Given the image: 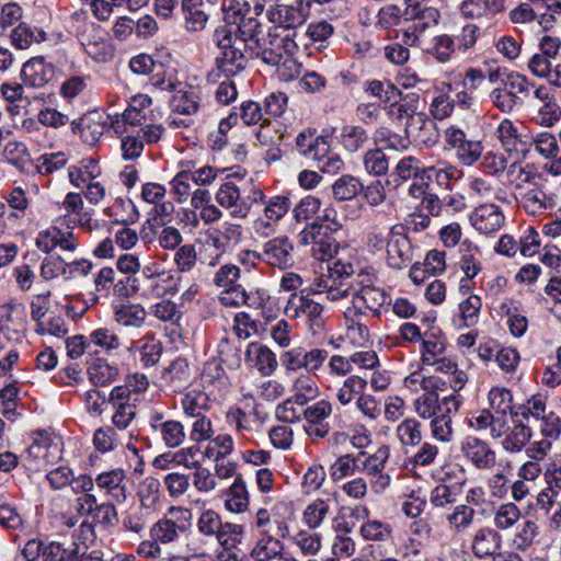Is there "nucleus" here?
I'll use <instances>...</instances> for the list:
<instances>
[{
    "mask_svg": "<svg viewBox=\"0 0 561 561\" xmlns=\"http://www.w3.org/2000/svg\"><path fill=\"white\" fill-rule=\"evenodd\" d=\"M225 20L227 24L216 28L214 33V42L221 51L216 60L222 72L234 76L245 69V49H253L255 41L260 39L261 23L250 15L247 2L242 5H230L225 13Z\"/></svg>",
    "mask_w": 561,
    "mask_h": 561,
    "instance_id": "obj_1",
    "label": "nucleus"
},
{
    "mask_svg": "<svg viewBox=\"0 0 561 561\" xmlns=\"http://www.w3.org/2000/svg\"><path fill=\"white\" fill-rule=\"evenodd\" d=\"M285 314L290 319L304 318L313 334L319 333L325 323L324 307L301 290L300 294H291L286 306Z\"/></svg>",
    "mask_w": 561,
    "mask_h": 561,
    "instance_id": "obj_2",
    "label": "nucleus"
},
{
    "mask_svg": "<svg viewBox=\"0 0 561 561\" xmlns=\"http://www.w3.org/2000/svg\"><path fill=\"white\" fill-rule=\"evenodd\" d=\"M359 472L369 478L370 486L375 493L383 492L391 483V477L385 472L386 463L390 457V448L380 446L374 454L360 450L357 454Z\"/></svg>",
    "mask_w": 561,
    "mask_h": 561,
    "instance_id": "obj_3",
    "label": "nucleus"
},
{
    "mask_svg": "<svg viewBox=\"0 0 561 561\" xmlns=\"http://www.w3.org/2000/svg\"><path fill=\"white\" fill-rule=\"evenodd\" d=\"M296 33L280 34L270 31L265 37L255 41L252 51L270 66H278L286 55H291L297 48L294 42Z\"/></svg>",
    "mask_w": 561,
    "mask_h": 561,
    "instance_id": "obj_4",
    "label": "nucleus"
},
{
    "mask_svg": "<svg viewBox=\"0 0 561 561\" xmlns=\"http://www.w3.org/2000/svg\"><path fill=\"white\" fill-rule=\"evenodd\" d=\"M333 411L329 400L321 399L302 410L304 431L313 440L324 439L330 435L331 426L328 419Z\"/></svg>",
    "mask_w": 561,
    "mask_h": 561,
    "instance_id": "obj_5",
    "label": "nucleus"
},
{
    "mask_svg": "<svg viewBox=\"0 0 561 561\" xmlns=\"http://www.w3.org/2000/svg\"><path fill=\"white\" fill-rule=\"evenodd\" d=\"M444 139L450 149L455 151L457 160L463 165L474 164L482 156V142L469 139L466 133L457 126L453 125L446 128Z\"/></svg>",
    "mask_w": 561,
    "mask_h": 561,
    "instance_id": "obj_6",
    "label": "nucleus"
},
{
    "mask_svg": "<svg viewBox=\"0 0 561 561\" xmlns=\"http://www.w3.org/2000/svg\"><path fill=\"white\" fill-rule=\"evenodd\" d=\"M293 251L294 244L288 237H277L265 242L261 251L250 253L270 266L287 270L294 265Z\"/></svg>",
    "mask_w": 561,
    "mask_h": 561,
    "instance_id": "obj_7",
    "label": "nucleus"
},
{
    "mask_svg": "<svg viewBox=\"0 0 561 561\" xmlns=\"http://www.w3.org/2000/svg\"><path fill=\"white\" fill-rule=\"evenodd\" d=\"M463 457L479 470H491L496 465V453L490 444L476 436H467L460 446Z\"/></svg>",
    "mask_w": 561,
    "mask_h": 561,
    "instance_id": "obj_8",
    "label": "nucleus"
},
{
    "mask_svg": "<svg viewBox=\"0 0 561 561\" xmlns=\"http://www.w3.org/2000/svg\"><path fill=\"white\" fill-rule=\"evenodd\" d=\"M404 133L417 146L432 147L439 138L435 121L422 111L412 116L411 122L405 123Z\"/></svg>",
    "mask_w": 561,
    "mask_h": 561,
    "instance_id": "obj_9",
    "label": "nucleus"
},
{
    "mask_svg": "<svg viewBox=\"0 0 561 561\" xmlns=\"http://www.w3.org/2000/svg\"><path fill=\"white\" fill-rule=\"evenodd\" d=\"M389 300V296L380 288L374 286H364L353 293V298L346 307L358 313L380 316V308Z\"/></svg>",
    "mask_w": 561,
    "mask_h": 561,
    "instance_id": "obj_10",
    "label": "nucleus"
},
{
    "mask_svg": "<svg viewBox=\"0 0 561 561\" xmlns=\"http://www.w3.org/2000/svg\"><path fill=\"white\" fill-rule=\"evenodd\" d=\"M502 536L492 527L478 528L470 542V550L478 559H492L502 549Z\"/></svg>",
    "mask_w": 561,
    "mask_h": 561,
    "instance_id": "obj_11",
    "label": "nucleus"
},
{
    "mask_svg": "<svg viewBox=\"0 0 561 561\" xmlns=\"http://www.w3.org/2000/svg\"><path fill=\"white\" fill-rule=\"evenodd\" d=\"M215 198L233 218H245L251 209V204L241 198L240 188L230 180L219 186Z\"/></svg>",
    "mask_w": 561,
    "mask_h": 561,
    "instance_id": "obj_12",
    "label": "nucleus"
},
{
    "mask_svg": "<svg viewBox=\"0 0 561 561\" xmlns=\"http://www.w3.org/2000/svg\"><path fill=\"white\" fill-rule=\"evenodd\" d=\"M461 402V398L447 400L440 413L431 419V433L436 440L449 443L453 439V414L458 412Z\"/></svg>",
    "mask_w": 561,
    "mask_h": 561,
    "instance_id": "obj_13",
    "label": "nucleus"
},
{
    "mask_svg": "<svg viewBox=\"0 0 561 561\" xmlns=\"http://www.w3.org/2000/svg\"><path fill=\"white\" fill-rule=\"evenodd\" d=\"M505 217L497 205L483 204L474 208L470 222L479 232L491 234L499 231L504 225Z\"/></svg>",
    "mask_w": 561,
    "mask_h": 561,
    "instance_id": "obj_14",
    "label": "nucleus"
},
{
    "mask_svg": "<svg viewBox=\"0 0 561 561\" xmlns=\"http://www.w3.org/2000/svg\"><path fill=\"white\" fill-rule=\"evenodd\" d=\"M387 263L390 267L402 270L413 260V249L410 239L399 229L392 232L387 247Z\"/></svg>",
    "mask_w": 561,
    "mask_h": 561,
    "instance_id": "obj_15",
    "label": "nucleus"
},
{
    "mask_svg": "<svg viewBox=\"0 0 561 561\" xmlns=\"http://www.w3.org/2000/svg\"><path fill=\"white\" fill-rule=\"evenodd\" d=\"M496 137L507 152H520L526 156L531 146L527 136L519 134L516 124L510 118H503L497 128Z\"/></svg>",
    "mask_w": 561,
    "mask_h": 561,
    "instance_id": "obj_16",
    "label": "nucleus"
},
{
    "mask_svg": "<svg viewBox=\"0 0 561 561\" xmlns=\"http://www.w3.org/2000/svg\"><path fill=\"white\" fill-rule=\"evenodd\" d=\"M267 18L275 26L272 31L278 32L283 28L284 31H293L301 26L305 21V14L300 7L276 4L267 10Z\"/></svg>",
    "mask_w": 561,
    "mask_h": 561,
    "instance_id": "obj_17",
    "label": "nucleus"
},
{
    "mask_svg": "<svg viewBox=\"0 0 561 561\" xmlns=\"http://www.w3.org/2000/svg\"><path fill=\"white\" fill-rule=\"evenodd\" d=\"M151 426L169 448H176L185 440V428L180 421L164 420L163 414L156 413L151 416Z\"/></svg>",
    "mask_w": 561,
    "mask_h": 561,
    "instance_id": "obj_18",
    "label": "nucleus"
},
{
    "mask_svg": "<svg viewBox=\"0 0 561 561\" xmlns=\"http://www.w3.org/2000/svg\"><path fill=\"white\" fill-rule=\"evenodd\" d=\"M54 77V67L47 64L44 57H34L23 65L21 78L30 87L39 88Z\"/></svg>",
    "mask_w": 561,
    "mask_h": 561,
    "instance_id": "obj_19",
    "label": "nucleus"
},
{
    "mask_svg": "<svg viewBox=\"0 0 561 561\" xmlns=\"http://www.w3.org/2000/svg\"><path fill=\"white\" fill-rule=\"evenodd\" d=\"M83 556L84 543L77 540L68 542L51 541L43 550V561H78Z\"/></svg>",
    "mask_w": 561,
    "mask_h": 561,
    "instance_id": "obj_20",
    "label": "nucleus"
},
{
    "mask_svg": "<svg viewBox=\"0 0 561 561\" xmlns=\"http://www.w3.org/2000/svg\"><path fill=\"white\" fill-rule=\"evenodd\" d=\"M531 437V427L523 423L522 420L515 419V423L502 437L501 447L507 454H518L527 446Z\"/></svg>",
    "mask_w": 561,
    "mask_h": 561,
    "instance_id": "obj_21",
    "label": "nucleus"
},
{
    "mask_svg": "<svg viewBox=\"0 0 561 561\" xmlns=\"http://www.w3.org/2000/svg\"><path fill=\"white\" fill-rule=\"evenodd\" d=\"M245 358L251 363L263 376L272 375L277 368L276 355L261 343H250L245 351Z\"/></svg>",
    "mask_w": 561,
    "mask_h": 561,
    "instance_id": "obj_22",
    "label": "nucleus"
},
{
    "mask_svg": "<svg viewBox=\"0 0 561 561\" xmlns=\"http://www.w3.org/2000/svg\"><path fill=\"white\" fill-rule=\"evenodd\" d=\"M125 479L126 474L123 469H114L100 473L95 482L96 485L105 490L114 501L123 502L126 499Z\"/></svg>",
    "mask_w": 561,
    "mask_h": 561,
    "instance_id": "obj_23",
    "label": "nucleus"
},
{
    "mask_svg": "<svg viewBox=\"0 0 561 561\" xmlns=\"http://www.w3.org/2000/svg\"><path fill=\"white\" fill-rule=\"evenodd\" d=\"M506 179L515 190H526L528 186H538L542 176L528 164L513 162L506 170Z\"/></svg>",
    "mask_w": 561,
    "mask_h": 561,
    "instance_id": "obj_24",
    "label": "nucleus"
},
{
    "mask_svg": "<svg viewBox=\"0 0 561 561\" xmlns=\"http://www.w3.org/2000/svg\"><path fill=\"white\" fill-rule=\"evenodd\" d=\"M113 310L115 322L122 327L138 329L146 322L147 312L141 305L119 302Z\"/></svg>",
    "mask_w": 561,
    "mask_h": 561,
    "instance_id": "obj_25",
    "label": "nucleus"
},
{
    "mask_svg": "<svg viewBox=\"0 0 561 561\" xmlns=\"http://www.w3.org/2000/svg\"><path fill=\"white\" fill-rule=\"evenodd\" d=\"M396 436L401 444L403 453L409 455L411 449L422 443L423 433L421 422L414 417L403 420L396 428Z\"/></svg>",
    "mask_w": 561,
    "mask_h": 561,
    "instance_id": "obj_26",
    "label": "nucleus"
},
{
    "mask_svg": "<svg viewBox=\"0 0 561 561\" xmlns=\"http://www.w3.org/2000/svg\"><path fill=\"white\" fill-rule=\"evenodd\" d=\"M344 319L347 330V336L353 344L364 345L369 340L368 314L345 308Z\"/></svg>",
    "mask_w": 561,
    "mask_h": 561,
    "instance_id": "obj_27",
    "label": "nucleus"
},
{
    "mask_svg": "<svg viewBox=\"0 0 561 561\" xmlns=\"http://www.w3.org/2000/svg\"><path fill=\"white\" fill-rule=\"evenodd\" d=\"M296 148L299 154L312 160L328 150V140L324 137L316 136L314 131L304 130L296 137Z\"/></svg>",
    "mask_w": 561,
    "mask_h": 561,
    "instance_id": "obj_28",
    "label": "nucleus"
},
{
    "mask_svg": "<svg viewBox=\"0 0 561 561\" xmlns=\"http://www.w3.org/2000/svg\"><path fill=\"white\" fill-rule=\"evenodd\" d=\"M453 398H460L458 394H449L439 398L438 393H423L414 400V410L416 414L424 419H433L443 410L444 403Z\"/></svg>",
    "mask_w": 561,
    "mask_h": 561,
    "instance_id": "obj_29",
    "label": "nucleus"
},
{
    "mask_svg": "<svg viewBox=\"0 0 561 561\" xmlns=\"http://www.w3.org/2000/svg\"><path fill=\"white\" fill-rule=\"evenodd\" d=\"M190 378L187 360L181 357L174 359L162 373V380L174 391L182 390L190 382Z\"/></svg>",
    "mask_w": 561,
    "mask_h": 561,
    "instance_id": "obj_30",
    "label": "nucleus"
},
{
    "mask_svg": "<svg viewBox=\"0 0 561 561\" xmlns=\"http://www.w3.org/2000/svg\"><path fill=\"white\" fill-rule=\"evenodd\" d=\"M202 7L203 0H182V11L186 31L201 32L205 28L208 16Z\"/></svg>",
    "mask_w": 561,
    "mask_h": 561,
    "instance_id": "obj_31",
    "label": "nucleus"
},
{
    "mask_svg": "<svg viewBox=\"0 0 561 561\" xmlns=\"http://www.w3.org/2000/svg\"><path fill=\"white\" fill-rule=\"evenodd\" d=\"M118 374L117 366L103 358L93 359L88 367L89 379L96 387H104L113 382Z\"/></svg>",
    "mask_w": 561,
    "mask_h": 561,
    "instance_id": "obj_32",
    "label": "nucleus"
},
{
    "mask_svg": "<svg viewBox=\"0 0 561 561\" xmlns=\"http://www.w3.org/2000/svg\"><path fill=\"white\" fill-rule=\"evenodd\" d=\"M527 66L535 77L546 79L550 85L558 88L559 64L552 67V60L540 53H536L529 58Z\"/></svg>",
    "mask_w": 561,
    "mask_h": 561,
    "instance_id": "obj_33",
    "label": "nucleus"
},
{
    "mask_svg": "<svg viewBox=\"0 0 561 561\" xmlns=\"http://www.w3.org/2000/svg\"><path fill=\"white\" fill-rule=\"evenodd\" d=\"M520 519L522 511L512 502L499 505L493 512V526L499 533L513 529Z\"/></svg>",
    "mask_w": 561,
    "mask_h": 561,
    "instance_id": "obj_34",
    "label": "nucleus"
},
{
    "mask_svg": "<svg viewBox=\"0 0 561 561\" xmlns=\"http://www.w3.org/2000/svg\"><path fill=\"white\" fill-rule=\"evenodd\" d=\"M446 339L434 332H425L422 337L421 354L423 363L435 365L438 358L445 354Z\"/></svg>",
    "mask_w": 561,
    "mask_h": 561,
    "instance_id": "obj_35",
    "label": "nucleus"
},
{
    "mask_svg": "<svg viewBox=\"0 0 561 561\" xmlns=\"http://www.w3.org/2000/svg\"><path fill=\"white\" fill-rule=\"evenodd\" d=\"M11 39L15 47L26 49L35 43H42L47 39L45 31L33 27L25 22H21L11 33Z\"/></svg>",
    "mask_w": 561,
    "mask_h": 561,
    "instance_id": "obj_36",
    "label": "nucleus"
},
{
    "mask_svg": "<svg viewBox=\"0 0 561 561\" xmlns=\"http://www.w3.org/2000/svg\"><path fill=\"white\" fill-rule=\"evenodd\" d=\"M423 171H425V167H422L421 161L415 157L408 156L397 163L390 178L394 185L399 186L409 180H415L423 174Z\"/></svg>",
    "mask_w": 561,
    "mask_h": 561,
    "instance_id": "obj_37",
    "label": "nucleus"
},
{
    "mask_svg": "<svg viewBox=\"0 0 561 561\" xmlns=\"http://www.w3.org/2000/svg\"><path fill=\"white\" fill-rule=\"evenodd\" d=\"M293 401L296 404L304 407L309 402L316 400L319 396V387L313 378L308 375L297 377L291 387Z\"/></svg>",
    "mask_w": 561,
    "mask_h": 561,
    "instance_id": "obj_38",
    "label": "nucleus"
},
{
    "mask_svg": "<svg viewBox=\"0 0 561 561\" xmlns=\"http://www.w3.org/2000/svg\"><path fill=\"white\" fill-rule=\"evenodd\" d=\"M199 104L201 98L193 89L175 90L170 101L172 111L183 115L195 114L199 108Z\"/></svg>",
    "mask_w": 561,
    "mask_h": 561,
    "instance_id": "obj_39",
    "label": "nucleus"
},
{
    "mask_svg": "<svg viewBox=\"0 0 561 561\" xmlns=\"http://www.w3.org/2000/svg\"><path fill=\"white\" fill-rule=\"evenodd\" d=\"M425 0H405L407 8L403 12L405 19H417L425 25L435 26L438 24L440 14L433 7L427 5Z\"/></svg>",
    "mask_w": 561,
    "mask_h": 561,
    "instance_id": "obj_40",
    "label": "nucleus"
},
{
    "mask_svg": "<svg viewBox=\"0 0 561 561\" xmlns=\"http://www.w3.org/2000/svg\"><path fill=\"white\" fill-rule=\"evenodd\" d=\"M290 201L286 196L272 197L264 207V218L259 220L256 225L260 228L267 229L273 222L280 220L288 211Z\"/></svg>",
    "mask_w": 561,
    "mask_h": 561,
    "instance_id": "obj_41",
    "label": "nucleus"
},
{
    "mask_svg": "<svg viewBox=\"0 0 561 561\" xmlns=\"http://www.w3.org/2000/svg\"><path fill=\"white\" fill-rule=\"evenodd\" d=\"M537 536L538 525L534 520L526 519L516 528L511 545L515 551L526 552L534 546Z\"/></svg>",
    "mask_w": 561,
    "mask_h": 561,
    "instance_id": "obj_42",
    "label": "nucleus"
},
{
    "mask_svg": "<svg viewBox=\"0 0 561 561\" xmlns=\"http://www.w3.org/2000/svg\"><path fill=\"white\" fill-rule=\"evenodd\" d=\"M219 533L214 538L225 551L237 549L244 536V526L241 524L222 522Z\"/></svg>",
    "mask_w": 561,
    "mask_h": 561,
    "instance_id": "obj_43",
    "label": "nucleus"
},
{
    "mask_svg": "<svg viewBox=\"0 0 561 561\" xmlns=\"http://www.w3.org/2000/svg\"><path fill=\"white\" fill-rule=\"evenodd\" d=\"M138 283L139 295L142 297L160 296L165 293L164 287L159 284L160 274H157L152 267H145L139 274L131 275Z\"/></svg>",
    "mask_w": 561,
    "mask_h": 561,
    "instance_id": "obj_44",
    "label": "nucleus"
},
{
    "mask_svg": "<svg viewBox=\"0 0 561 561\" xmlns=\"http://www.w3.org/2000/svg\"><path fill=\"white\" fill-rule=\"evenodd\" d=\"M458 173L459 171L455 165L445 161H439L436 165L425 167V171H423L428 183L434 179L442 188H448L450 182L458 179Z\"/></svg>",
    "mask_w": 561,
    "mask_h": 561,
    "instance_id": "obj_45",
    "label": "nucleus"
},
{
    "mask_svg": "<svg viewBox=\"0 0 561 561\" xmlns=\"http://www.w3.org/2000/svg\"><path fill=\"white\" fill-rule=\"evenodd\" d=\"M358 457L354 454H345L336 458L330 467V474L334 482L353 477L359 472Z\"/></svg>",
    "mask_w": 561,
    "mask_h": 561,
    "instance_id": "obj_46",
    "label": "nucleus"
},
{
    "mask_svg": "<svg viewBox=\"0 0 561 561\" xmlns=\"http://www.w3.org/2000/svg\"><path fill=\"white\" fill-rule=\"evenodd\" d=\"M248 505L249 496L245 484L241 477H237L232 485L229 488L225 506L229 512L242 513L248 508Z\"/></svg>",
    "mask_w": 561,
    "mask_h": 561,
    "instance_id": "obj_47",
    "label": "nucleus"
},
{
    "mask_svg": "<svg viewBox=\"0 0 561 561\" xmlns=\"http://www.w3.org/2000/svg\"><path fill=\"white\" fill-rule=\"evenodd\" d=\"M419 95L415 93L400 96L399 100L390 102L389 114L397 119H405V123L411 122L412 116H415L420 111L417 110Z\"/></svg>",
    "mask_w": 561,
    "mask_h": 561,
    "instance_id": "obj_48",
    "label": "nucleus"
},
{
    "mask_svg": "<svg viewBox=\"0 0 561 561\" xmlns=\"http://www.w3.org/2000/svg\"><path fill=\"white\" fill-rule=\"evenodd\" d=\"M363 190V184L353 175L340 176L332 185L333 197L339 202L351 201Z\"/></svg>",
    "mask_w": 561,
    "mask_h": 561,
    "instance_id": "obj_49",
    "label": "nucleus"
},
{
    "mask_svg": "<svg viewBox=\"0 0 561 561\" xmlns=\"http://www.w3.org/2000/svg\"><path fill=\"white\" fill-rule=\"evenodd\" d=\"M181 407L187 417L194 419L204 415L208 410V397L202 391H188L183 396Z\"/></svg>",
    "mask_w": 561,
    "mask_h": 561,
    "instance_id": "obj_50",
    "label": "nucleus"
},
{
    "mask_svg": "<svg viewBox=\"0 0 561 561\" xmlns=\"http://www.w3.org/2000/svg\"><path fill=\"white\" fill-rule=\"evenodd\" d=\"M283 550L284 545L280 540H275L271 537H260L250 554L254 561H271Z\"/></svg>",
    "mask_w": 561,
    "mask_h": 561,
    "instance_id": "obj_51",
    "label": "nucleus"
},
{
    "mask_svg": "<svg viewBox=\"0 0 561 561\" xmlns=\"http://www.w3.org/2000/svg\"><path fill=\"white\" fill-rule=\"evenodd\" d=\"M522 205L526 213L536 215L552 206V201L538 186L527 190L522 196Z\"/></svg>",
    "mask_w": 561,
    "mask_h": 561,
    "instance_id": "obj_52",
    "label": "nucleus"
},
{
    "mask_svg": "<svg viewBox=\"0 0 561 561\" xmlns=\"http://www.w3.org/2000/svg\"><path fill=\"white\" fill-rule=\"evenodd\" d=\"M489 99L491 104L503 114H511L523 104L520 96L510 93L502 87L494 88L490 92Z\"/></svg>",
    "mask_w": 561,
    "mask_h": 561,
    "instance_id": "obj_53",
    "label": "nucleus"
},
{
    "mask_svg": "<svg viewBox=\"0 0 561 561\" xmlns=\"http://www.w3.org/2000/svg\"><path fill=\"white\" fill-rule=\"evenodd\" d=\"M340 141L348 152H356L368 141L367 131L360 126H344L341 130Z\"/></svg>",
    "mask_w": 561,
    "mask_h": 561,
    "instance_id": "obj_54",
    "label": "nucleus"
},
{
    "mask_svg": "<svg viewBox=\"0 0 561 561\" xmlns=\"http://www.w3.org/2000/svg\"><path fill=\"white\" fill-rule=\"evenodd\" d=\"M461 257L459 261L461 271L467 278L471 279L481 271V263L476 255L479 254L478 247L466 240L460 245Z\"/></svg>",
    "mask_w": 561,
    "mask_h": 561,
    "instance_id": "obj_55",
    "label": "nucleus"
},
{
    "mask_svg": "<svg viewBox=\"0 0 561 561\" xmlns=\"http://www.w3.org/2000/svg\"><path fill=\"white\" fill-rule=\"evenodd\" d=\"M426 51L439 64H447L456 51V44L451 36L442 34L433 38L432 46Z\"/></svg>",
    "mask_w": 561,
    "mask_h": 561,
    "instance_id": "obj_56",
    "label": "nucleus"
},
{
    "mask_svg": "<svg viewBox=\"0 0 561 561\" xmlns=\"http://www.w3.org/2000/svg\"><path fill=\"white\" fill-rule=\"evenodd\" d=\"M222 518L216 511L208 508L201 512L196 520V529L203 537L214 539L221 528Z\"/></svg>",
    "mask_w": 561,
    "mask_h": 561,
    "instance_id": "obj_57",
    "label": "nucleus"
},
{
    "mask_svg": "<svg viewBox=\"0 0 561 561\" xmlns=\"http://www.w3.org/2000/svg\"><path fill=\"white\" fill-rule=\"evenodd\" d=\"M490 408L499 415H506L512 412L513 394L512 391L504 387H493L488 393Z\"/></svg>",
    "mask_w": 561,
    "mask_h": 561,
    "instance_id": "obj_58",
    "label": "nucleus"
},
{
    "mask_svg": "<svg viewBox=\"0 0 561 561\" xmlns=\"http://www.w3.org/2000/svg\"><path fill=\"white\" fill-rule=\"evenodd\" d=\"M474 516L476 511L471 506L459 504L454 507V511L447 515L446 519L453 530L462 533L472 525Z\"/></svg>",
    "mask_w": 561,
    "mask_h": 561,
    "instance_id": "obj_59",
    "label": "nucleus"
},
{
    "mask_svg": "<svg viewBox=\"0 0 561 561\" xmlns=\"http://www.w3.org/2000/svg\"><path fill=\"white\" fill-rule=\"evenodd\" d=\"M69 180L71 184L81 187L87 182L92 181L100 174L96 161L88 159L82 161L81 167H70L68 169Z\"/></svg>",
    "mask_w": 561,
    "mask_h": 561,
    "instance_id": "obj_60",
    "label": "nucleus"
},
{
    "mask_svg": "<svg viewBox=\"0 0 561 561\" xmlns=\"http://www.w3.org/2000/svg\"><path fill=\"white\" fill-rule=\"evenodd\" d=\"M330 511V503L328 500L317 499L304 511V520L311 529H317L320 527L324 518L327 517Z\"/></svg>",
    "mask_w": 561,
    "mask_h": 561,
    "instance_id": "obj_61",
    "label": "nucleus"
},
{
    "mask_svg": "<svg viewBox=\"0 0 561 561\" xmlns=\"http://www.w3.org/2000/svg\"><path fill=\"white\" fill-rule=\"evenodd\" d=\"M365 170L377 176L385 175L389 170V159L381 149H370L363 157Z\"/></svg>",
    "mask_w": 561,
    "mask_h": 561,
    "instance_id": "obj_62",
    "label": "nucleus"
},
{
    "mask_svg": "<svg viewBox=\"0 0 561 561\" xmlns=\"http://www.w3.org/2000/svg\"><path fill=\"white\" fill-rule=\"evenodd\" d=\"M70 263L67 257L60 255H49L44 259L41 266V275L44 279H53L59 275L71 274Z\"/></svg>",
    "mask_w": 561,
    "mask_h": 561,
    "instance_id": "obj_63",
    "label": "nucleus"
},
{
    "mask_svg": "<svg viewBox=\"0 0 561 561\" xmlns=\"http://www.w3.org/2000/svg\"><path fill=\"white\" fill-rule=\"evenodd\" d=\"M366 91L385 103L394 102L401 96V91L390 81L373 80L367 82Z\"/></svg>",
    "mask_w": 561,
    "mask_h": 561,
    "instance_id": "obj_64",
    "label": "nucleus"
}]
</instances>
